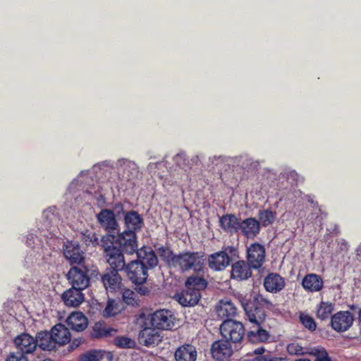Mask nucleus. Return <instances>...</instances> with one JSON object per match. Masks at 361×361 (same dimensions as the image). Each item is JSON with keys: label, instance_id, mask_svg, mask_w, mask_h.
Returning <instances> with one entry per match:
<instances>
[{"label": "nucleus", "instance_id": "nucleus-27", "mask_svg": "<svg viewBox=\"0 0 361 361\" xmlns=\"http://www.w3.org/2000/svg\"><path fill=\"white\" fill-rule=\"evenodd\" d=\"M285 282L277 274H270L264 279V286L269 292H278L284 287Z\"/></svg>", "mask_w": 361, "mask_h": 361}, {"label": "nucleus", "instance_id": "nucleus-48", "mask_svg": "<svg viewBox=\"0 0 361 361\" xmlns=\"http://www.w3.org/2000/svg\"><path fill=\"white\" fill-rule=\"evenodd\" d=\"M255 361H279V360L276 357H271L270 355H266L256 357Z\"/></svg>", "mask_w": 361, "mask_h": 361}, {"label": "nucleus", "instance_id": "nucleus-51", "mask_svg": "<svg viewBox=\"0 0 361 361\" xmlns=\"http://www.w3.org/2000/svg\"><path fill=\"white\" fill-rule=\"evenodd\" d=\"M125 164H126L127 166H128L129 168H132L133 169H136V166H135V163H133L130 161H126Z\"/></svg>", "mask_w": 361, "mask_h": 361}, {"label": "nucleus", "instance_id": "nucleus-41", "mask_svg": "<svg viewBox=\"0 0 361 361\" xmlns=\"http://www.w3.org/2000/svg\"><path fill=\"white\" fill-rule=\"evenodd\" d=\"M300 321L305 328L311 331H314L317 328L314 319L308 314H300Z\"/></svg>", "mask_w": 361, "mask_h": 361}, {"label": "nucleus", "instance_id": "nucleus-34", "mask_svg": "<svg viewBox=\"0 0 361 361\" xmlns=\"http://www.w3.org/2000/svg\"><path fill=\"white\" fill-rule=\"evenodd\" d=\"M207 285V281L200 276H190L185 282L187 288L197 290L199 292L200 290L205 288Z\"/></svg>", "mask_w": 361, "mask_h": 361}, {"label": "nucleus", "instance_id": "nucleus-47", "mask_svg": "<svg viewBox=\"0 0 361 361\" xmlns=\"http://www.w3.org/2000/svg\"><path fill=\"white\" fill-rule=\"evenodd\" d=\"M176 162L179 166L185 169V154L183 153L178 154L175 157Z\"/></svg>", "mask_w": 361, "mask_h": 361}, {"label": "nucleus", "instance_id": "nucleus-32", "mask_svg": "<svg viewBox=\"0 0 361 361\" xmlns=\"http://www.w3.org/2000/svg\"><path fill=\"white\" fill-rule=\"evenodd\" d=\"M255 327L256 329L251 330L247 334L249 341L252 343L267 341L270 336L269 332L263 329L262 326Z\"/></svg>", "mask_w": 361, "mask_h": 361}, {"label": "nucleus", "instance_id": "nucleus-35", "mask_svg": "<svg viewBox=\"0 0 361 361\" xmlns=\"http://www.w3.org/2000/svg\"><path fill=\"white\" fill-rule=\"evenodd\" d=\"M104 357V351L101 350H92L82 354L78 361H100Z\"/></svg>", "mask_w": 361, "mask_h": 361}, {"label": "nucleus", "instance_id": "nucleus-19", "mask_svg": "<svg viewBox=\"0 0 361 361\" xmlns=\"http://www.w3.org/2000/svg\"><path fill=\"white\" fill-rule=\"evenodd\" d=\"M118 271L111 269L102 276V281L106 290L114 291L121 287L122 279Z\"/></svg>", "mask_w": 361, "mask_h": 361}, {"label": "nucleus", "instance_id": "nucleus-60", "mask_svg": "<svg viewBox=\"0 0 361 361\" xmlns=\"http://www.w3.org/2000/svg\"><path fill=\"white\" fill-rule=\"evenodd\" d=\"M43 361H53V360H51V359H45V360H43Z\"/></svg>", "mask_w": 361, "mask_h": 361}, {"label": "nucleus", "instance_id": "nucleus-1", "mask_svg": "<svg viewBox=\"0 0 361 361\" xmlns=\"http://www.w3.org/2000/svg\"><path fill=\"white\" fill-rule=\"evenodd\" d=\"M204 256L200 252H184L178 255L173 259V267H178L183 271L193 269L195 271L202 270L204 264Z\"/></svg>", "mask_w": 361, "mask_h": 361}, {"label": "nucleus", "instance_id": "nucleus-23", "mask_svg": "<svg viewBox=\"0 0 361 361\" xmlns=\"http://www.w3.org/2000/svg\"><path fill=\"white\" fill-rule=\"evenodd\" d=\"M68 325L74 331L80 332L84 331L87 326V319L82 312H73L69 315L67 320Z\"/></svg>", "mask_w": 361, "mask_h": 361}, {"label": "nucleus", "instance_id": "nucleus-16", "mask_svg": "<svg viewBox=\"0 0 361 361\" xmlns=\"http://www.w3.org/2000/svg\"><path fill=\"white\" fill-rule=\"evenodd\" d=\"M63 254L71 264H80L84 259L83 252L76 243L67 242L63 247Z\"/></svg>", "mask_w": 361, "mask_h": 361}, {"label": "nucleus", "instance_id": "nucleus-49", "mask_svg": "<svg viewBox=\"0 0 361 361\" xmlns=\"http://www.w3.org/2000/svg\"><path fill=\"white\" fill-rule=\"evenodd\" d=\"M115 216L117 215L118 216L121 213H123V207L121 204L120 203H118L116 204L114 207V209L112 211Z\"/></svg>", "mask_w": 361, "mask_h": 361}, {"label": "nucleus", "instance_id": "nucleus-21", "mask_svg": "<svg viewBox=\"0 0 361 361\" xmlns=\"http://www.w3.org/2000/svg\"><path fill=\"white\" fill-rule=\"evenodd\" d=\"M136 254L138 258L137 260L147 267V270L155 267L158 264L157 257L150 247L141 249Z\"/></svg>", "mask_w": 361, "mask_h": 361}, {"label": "nucleus", "instance_id": "nucleus-31", "mask_svg": "<svg viewBox=\"0 0 361 361\" xmlns=\"http://www.w3.org/2000/svg\"><path fill=\"white\" fill-rule=\"evenodd\" d=\"M36 341L37 346L39 345L44 350H51L55 348L56 342L51 333L47 331L38 333Z\"/></svg>", "mask_w": 361, "mask_h": 361}, {"label": "nucleus", "instance_id": "nucleus-14", "mask_svg": "<svg viewBox=\"0 0 361 361\" xmlns=\"http://www.w3.org/2000/svg\"><path fill=\"white\" fill-rule=\"evenodd\" d=\"M14 343L20 353L24 354L33 353L37 347L36 338L25 333L18 336L14 340Z\"/></svg>", "mask_w": 361, "mask_h": 361}, {"label": "nucleus", "instance_id": "nucleus-12", "mask_svg": "<svg viewBox=\"0 0 361 361\" xmlns=\"http://www.w3.org/2000/svg\"><path fill=\"white\" fill-rule=\"evenodd\" d=\"M247 261L252 268L258 269L265 260V249L259 243H252L247 249Z\"/></svg>", "mask_w": 361, "mask_h": 361}, {"label": "nucleus", "instance_id": "nucleus-9", "mask_svg": "<svg viewBox=\"0 0 361 361\" xmlns=\"http://www.w3.org/2000/svg\"><path fill=\"white\" fill-rule=\"evenodd\" d=\"M173 320V314L166 310H157L151 316L152 326L158 329H170L174 325Z\"/></svg>", "mask_w": 361, "mask_h": 361}, {"label": "nucleus", "instance_id": "nucleus-59", "mask_svg": "<svg viewBox=\"0 0 361 361\" xmlns=\"http://www.w3.org/2000/svg\"><path fill=\"white\" fill-rule=\"evenodd\" d=\"M343 246H344V247H345V248H346V247H347V244H346L345 243H343Z\"/></svg>", "mask_w": 361, "mask_h": 361}, {"label": "nucleus", "instance_id": "nucleus-3", "mask_svg": "<svg viewBox=\"0 0 361 361\" xmlns=\"http://www.w3.org/2000/svg\"><path fill=\"white\" fill-rule=\"evenodd\" d=\"M104 256L111 269L122 271L126 266L123 252L116 245H104Z\"/></svg>", "mask_w": 361, "mask_h": 361}, {"label": "nucleus", "instance_id": "nucleus-20", "mask_svg": "<svg viewBox=\"0 0 361 361\" xmlns=\"http://www.w3.org/2000/svg\"><path fill=\"white\" fill-rule=\"evenodd\" d=\"M251 265L245 261H238L232 265L231 276L238 280H246L252 275Z\"/></svg>", "mask_w": 361, "mask_h": 361}, {"label": "nucleus", "instance_id": "nucleus-55", "mask_svg": "<svg viewBox=\"0 0 361 361\" xmlns=\"http://www.w3.org/2000/svg\"><path fill=\"white\" fill-rule=\"evenodd\" d=\"M295 361H310V360H309L307 358H300V359L295 360Z\"/></svg>", "mask_w": 361, "mask_h": 361}, {"label": "nucleus", "instance_id": "nucleus-13", "mask_svg": "<svg viewBox=\"0 0 361 361\" xmlns=\"http://www.w3.org/2000/svg\"><path fill=\"white\" fill-rule=\"evenodd\" d=\"M230 250L231 252L233 248L228 247L225 251H220L209 255L208 258L209 267L214 270L220 271L224 269L230 264V257L226 251Z\"/></svg>", "mask_w": 361, "mask_h": 361}, {"label": "nucleus", "instance_id": "nucleus-42", "mask_svg": "<svg viewBox=\"0 0 361 361\" xmlns=\"http://www.w3.org/2000/svg\"><path fill=\"white\" fill-rule=\"evenodd\" d=\"M137 294L130 289H125L123 292V300L130 305H137Z\"/></svg>", "mask_w": 361, "mask_h": 361}, {"label": "nucleus", "instance_id": "nucleus-4", "mask_svg": "<svg viewBox=\"0 0 361 361\" xmlns=\"http://www.w3.org/2000/svg\"><path fill=\"white\" fill-rule=\"evenodd\" d=\"M124 270L128 278L135 284H143L147 279V267L137 259L127 264Z\"/></svg>", "mask_w": 361, "mask_h": 361}, {"label": "nucleus", "instance_id": "nucleus-46", "mask_svg": "<svg viewBox=\"0 0 361 361\" xmlns=\"http://www.w3.org/2000/svg\"><path fill=\"white\" fill-rule=\"evenodd\" d=\"M85 173L82 172L80 175L75 179L71 185L70 189L73 188L75 185H80V186H82L85 179V180H87L88 177H85Z\"/></svg>", "mask_w": 361, "mask_h": 361}, {"label": "nucleus", "instance_id": "nucleus-28", "mask_svg": "<svg viewBox=\"0 0 361 361\" xmlns=\"http://www.w3.org/2000/svg\"><path fill=\"white\" fill-rule=\"evenodd\" d=\"M302 285L303 288L311 292L320 290L323 287L322 279L314 274L306 275L302 279Z\"/></svg>", "mask_w": 361, "mask_h": 361}, {"label": "nucleus", "instance_id": "nucleus-7", "mask_svg": "<svg viewBox=\"0 0 361 361\" xmlns=\"http://www.w3.org/2000/svg\"><path fill=\"white\" fill-rule=\"evenodd\" d=\"M67 276L72 284V288L82 290L89 286L90 278L85 269H82L76 267H72L69 270Z\"/></svg>", "mask_w": 361, "mask_h": 361}, {"label": "nucleus", "instance_id": "nucleus-57", "mask_svg": "<svg viewBox=\"0 0 361 361\" xmlns=\"http://www.w3.org/2000/svg\"><path fill=\"white\" fill-rule=\"evenodd\" d=\"M50 212H45L44 213V215L46 216V217H48L49 214Z\"/></svg>", "mask_w": 361, "mask_h": 361}, {"label": "nucleus", "instance_id": "nucleus-38", "mask_svg": "<svg viewBox=\"0 0 361 361\" xmlns=\"http://www.w3.org/2000/svg\"><path fill=\"white\" fill-rule=\"evenodd\" d=\"M120 312V309L114 300L109 299L105 309L103 312V315L105 317H110L116 315Z\"/></svg>", "mask_w": 361, "mask_h": 361}, {"label": "nucleus", "instance_id": "nucleus-39", "mask_svg": "<svg viewBox=\"0 0 361 361\" xmlns=\"http://www.w3.org/2000/svg\"><path fill=\"white\" fill-rule=\"evenodd\" d=\"M308 353L315 357L314 361H330L327 352L323 348H312Z\"/></svg>", "mask_w": 361, "mask_h": 361}, {"label": "nucleus", "instance_id": "nucleus-40", "mask_svg": "<svg viewBox=\"0 0 361 361\" xmlns=\"http://www.w3.org/2000/svg\"><path fill=\"white\" fill-rule=\"evenodd\" d=\"M158 253L160 257L169 264L173 265V259L176 255H174L169 247H161L158 249Z\"/></svg>", "mask_w": 361, "mask_h": 361}, {"label": "nucleus", "instance_id": "nucleus-24", "mask_svg": "<svg viewBox=\"0 0 361 361\" xmlns=\"http://www.w3.org/2000/svg\"><path fill=\"white\" fill-rule=\"evenodd\" d=\"M51 334L56 343L65 345L71 341V334L63 324H58L51 330Z\"/></svg>", "mask_w": 361, "mask_h": 361}, {"label": "nucleus", "instance_id": "nucleus-18", "mask_svg": "<svg viewBox=\"0 0 361 361\" xmlns=\"http://www.w3.org/2000/svg\"><path fill=\"white\" fill-rule=\"evenodd\" d=\"M62 299L66 306L77 307L83 302L85 297L81 290L71 288L63 293Z\"/></svg>", "mask_w": 361, "mask_h": 361}, {"label": "nucleus", "instance_id": "nucleus-17", "mask_svg": "<svg viewBox=\"0 0 361 361\" xmlns=\"http://www.w3.org/2000/svg\"><path fill=\"white\" fill-rule=\"evenodd\" d=\"M260 231V223L255 218H247L240 221L239 231L247 238H254Z\"/></svg>", "mask_w": 361, "mask_h": 361}, {"label": "nucleus", "instance_id": "nucleus-22", "mask_svg": "<svg viewBox=\"0 0 361 361\" xmlns=\"http://www.w3.org/2000/svg\"><path fill=\"white\" fill-rule=\"evenodd\" d=\"M174 356L176 361H195L196 348L192 345H183L176 350Z\"/></svg>", "mask_w": 361, "mask_h": 361}, {"label": "nucleus", "instance_id": "nucleus-29", "mask_svg": "<svg viewBox=\"0 0 361 361\" xmlns=\"http://www.w3.org/2000/svg\"><path fill=\"white\" fill-rule=\"evenodd\" d=\"M216 312L221 318H228L236 314L237 309L231 300H222L216 306Z\"/></svg>", "mask_w": 361, "mask_h": 361}, {"label": "nucleus", "instance_id": "nucleus-15", "mask_svg": "<svg viewBox=\"0 0 361 361\" xmlns=\"http://www.w3.org/2000/svg\"><path fill=\"white\" fill-rule=\"evenodd\" d=\"M97 220L100 226L108 232L117 230L118 224L116 220L114 213L110 209H102L97 215Z\"/></svg>", "mask_w": 361, "mask_h": 361}, {"label": "nucleus", "instance_id": "nucleus-43", "mask_svg": "<svg viewBox=\"0 0 361 361\" xmlns=\"http://www.w3.org/2000/svg\"><path fill=\"white\" fill-rule=\"evenodd\" d=\"M114 343L120 348H130L135 345V341L125 336L116 337L114 340Z\"/></svg>", "mask_w": 361, "mask_h": 361}, {"label": "nucleus", "instance_id": "nucleus-37", "mask_svg": "<svg viewBox=\"0 0 361 361\" xmlns=\"http://www.w3.org/2000/svg\"><path fill=\"white\" fill-rule=\"evenodd\" d=\"M259 219L263 226H267L274 222L275 214L270 210H262L259 212Z\"/></svg>", "mask_w": 361, "mask_h": 361}, {"label": "nucleus", "instance_id": "nucleus-8", "mask_svg": "<svg viewBox=\"0 0 361 361\" xmlns=\"http://www.w3.org/2000/svg\"><path fill=\"white\" fill-rule=\"evenodd\" d=\"M354 317L348 311H340L331 317V324L337 332H345L353 325Z\"/></svg>", "mask_w": 361, "mask_h": 361}, {"label": "nucleus", "instance_id": "nucleus-54", "mask_svg": "<svg viewBox=\"0 0 361 361\" xmlns=\"http://www.w3.org/2000/svg\"><path fill=\"white\" fill-rule=\"evenodd\" d=\"M191 161H192V163L196 164V163L198 161V157H197V156H196V157H192V158L191 159Z\"/></svg>", "mask_w": 361, "mask_h": 361}, {"label": "nucleus", "instance_id": "nucleus-50", "mask_svg": "<svg viewBox=\"0 0 361 361\" xmlns=\"http://www.w3.org/2000/svg\"><path fill=\"white\" fill-rule=\"evenodd\" d=\"M264 352V348H258L255 350L254 353L256 355H262Z\"/></svg>", "mask_w": 361, "mask_h": 361}, {"label": "nucleus", "instance_id": "nucleus-5", "mask_svg": "<svg viewBox=\"0 0 361 361\" xmlns=\"http://www.w3.org/2000/svg\"><path fill=\"white\" fill-rule=\"evenodd\" d=\"M116 242L127 255H133L138 252L137 236L133 231H124L119 233Z\"/></svg>", "mask_w": 361, "mask_h": 361}, {"label": "nucleus", "instance_id": "nucleus-44", "mask_svg": "<svg viewBox=\"0 0 361 361\" xmlns=\"http://www.w3.org/2000/svg\"><path fill=\"white\" fill-rule=\"evenodd\" d=\"M287 351L291 355H304L309 353L305 351L304 348L296 343L288 344L287 346Z\"/></svg>", "mask_w": 361, "mask_h": 361}, {"label": "nucleus", "instance_id": "nucleus-52", "mask_svg": "<svg viewBox=\"0 0 361 361\" xmlns=\"http://www.w3.org/2000/svg\"><path fill=\"white\" fill-rule=\"evenodd\" d=\"M98 238L96 237L94 233H92V238L90 239V242L92 243V244H97V243Z\"/></svg>", "mask_w": 361, "mask_h": 361}, {"label": "nucleus", "instance_id": "nucleus-61", "mask_svg": "<svg viewBox=\"0 0 361 361\" xmlns=\"http://www.w3.org/2000/svg\"><path fill=\"white\" fill-rule=\"evenodd\" d=\"M188 167L191 168L190 164L188 163Z\"/></svg>", "mask_w": 361, "mask_h": 361}, {"label": "nucleus", "instance_id": "nucleus-53", "mask_svg": "<svg viewBox=\"0 0 361 361\" xmlns=\"http://www.w3.org/2000/svg\"><path fill=\"white\" fill-rule=\"evenodd\" d=\"M138 292L142 295H145L147 293V289L145 288L140 287L138 288Z\"/></svg>", "mask_w": 361, "mask_h": 361}, {"label": "nucleus", "instance_id": "nucleus-6", "mask_svg": "<svg viewBox=\"0 0 361 361\" xmlns=\"http://www.w3.org/2000/svg\"><path fill=\"white\" fill-rule=\"evenodd\" d=\"M240 303L245 312L247 319L250 323L255 326H260L265 321L266 314L264 310L262 308L254 307L248 302L245 298L240 299Z\"/></svg>", "mask_w": 361, "mask_h": 361}, {"label": "nucleus", "instance_id": "nucleus-56", "mask_svg": "<svg viewBox=\"0 0 361 361\" xmlns=\"http://www.w3.org/2000/svg\"><path fill=\"white\" fill-rule=\"evenodd\" d=\"M359 321L361 322V310L359 311V315H358Z\"/></svg>", "mask_w": 361, "mask_h": 361}, {"label": "nucleus", "instance_id": "nucleus-30", "mask_svg": "<svg viewBox=\"0 0 361 361\" xmlns=\"http://www.w3.org/2000/svg\"><path fill=\"white\" fill-rule=\"evenodd\" d=\"M240 220L233 214H226L221 217L220 226L224 231L230 233L238 232Z\"/></svg>", "mask_w": 361, "mask_h": 361}, {"label": "nucleus", "instance_id": "nucleus-10", "mask_svg": "<svg viewBox=\"0 0 361 361\" xmlns=\"http://www.w3.org/2000/svg\"><path fill=\"white\" fill-rule=\"evenodd\" d=\"M211 353L218 361H228L233 353L232 345L227 340H219L213 343Z\"/></svg>", "mask_w": 361, "mask_h": 361}, {"label": "nucleus", "instance_id": "nucleus-58", "mask_svg": "<svg viewBox=\"0 0 361 361\" xmlns=\"http://www.w3.org/2000/svg\"><path fill=\"white\" fill-rule=\"evenodd\" d=\"M85 190H86L87 192L92 193V191H91V190H90L88 188L85 189Z\"/></svg>", "mask_w": 361, "mask_h": 361}, {"label": "nucleus", "instance_id": "nucleus-36", "mask_svg": "<svg viewBox=\"0 0 361 361\" xmlns=\"http://www.w3.org/2000/svg\"><path fill=\"white\" fill-rule=\"evenodd\" d=\"M116 331L112 328H106L103 326L101 324H96L93 328V331L92 333V336L93 338H100L104 336H108L111 335L112 332H116Z\"/></svg>", "mask_w": 361, "mask_h": 361}, {"label": "nucleus", "instance_id": "nucleus-2", "mask_svg": "<svg viewBox=\"0 0 361 361\" xmlns=\"http://www.w3.org/2000/svg\"><path fill=\"white\" fill-rule=\"evenodd\" d=\"M220 332L226 340L236 343L240 342L243 338L245 329L240 322L226 319L220 326Z\"/></svg>", "mask_w": 361, "mask_h": 361}, {"label": "nucleus", "instance_id": "nucleus-33", "mask_svg": "<svg viewBox=\"0 0 361 361\" xmlns=\"http://www.w3.org/2000/svg\"><path fill=\"white\" fill-rule=\"evenodd\" d=\"M334 310V305L329 302H321L316 311L317 318L324 320L329 317Z\"/></svg>", "mask_w": 361, "mask_h": 361}, {"label": "nucleus", "instance_id": "nucleus-26", "mask_svg": "<svg viewBox=\"0 0 361 361\" xmlns=\"http://www.w3.org/2000/svg\"><path fill=\"white\" fill-rule=\"evenodd\" d=\"M200 298V293L197 290L187 288L180 295H178V301L183 306H193Z\"/></svg>", "mask_w": 361, "mask_h": 361}, {"label": "nucleus", "instance_id": "nucleus-45", "mask_svg": "<svg viewBox=\"0 0 361 361\" xmlns=\"http://www.w3.org/2000/svg\"><path fill=\"white\" fill-rule=\"evenodd\" d=\"M6 361H28V360L24 353H11L8 355Z\"/></svg>", "mask_w": 361, "mask_h": 361}, {"label": "nucleus", "instance_id": "nucleus-11", "mask_svg": "<svg viewBox=\"0 0 361 361\" xmlns=\"http://www.w3.org/2000/svg\"><path fill=\"white\" fill-rule=\"evenodd\" d=\"M137 341L140 345L151 348L159 345L162 336L154 327H145L139 332Z\"/></svg>", "mask_w": 361, "mask_h": 361}, {"label": "nucleus", "instance_id": "nucleus-25", "mask_svg": "<svg viewBox=\"0 0 361 361\" xmlns=\"http://www.w3.org/2000/svg\"><path fill=\"white\" fill-rule=\"evenodd\" d=\"M125 225L127 228L126 231H133L135 233L140 230L143 224L142 218L135 211L127 212L124 216Z\"/></svg>", "mask_w": 361, "mask_h": 361}]
</instances>
